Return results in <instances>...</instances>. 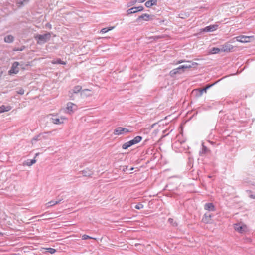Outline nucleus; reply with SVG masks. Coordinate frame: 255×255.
<instances>
[{"label":"nucleus","instance_id":"f704fd0d","mask_svg":"<svg viewBox=\"0 0 255 255\" xmlns=\"http://www.w3.org/2000/svg\"><path fill=\"white\" fill-rule=\"evenodd\" d=\"M93 239V238H92L87 235H83L82 237V240H87V239Z\"/></svg>","mask_w":255,"mask_h":255},{"label":"nucleus","instance_id":"58836bf2","mask_svg":"<svg viewBox=\"0 0 255 255\" xmlns=\"http://www.w3.org/2000/svg\"><path fill=\"white\" fill-rule=\"evenodd\" d=\"M39 137V136H37L36 137H34V138H33V139H32V143H33V142L34 141H36L38 140V137Z\"/></svg>","mask_w":255,"mask_h":255},{"label":"nucleus","instance_id":"4c0bfd02","mask_svg":"<svg viewBox=\"0 0 255 255\" xmlns=\"http://www.w3.org/2000/svg\"><path fill=\"white\" fill-rule=\"evenodd\" d=\"M128 144H129V145L130 146H132V145H133L135 144V141H134V140H133V139L131 140H130V141H128Z\"/></svg>","mask_w":255,"mask_h":255},{"label":"nucleus","instance_id":"7ed1b4c3","mask_svg":"<svg viewBox=\"0 0 255 255\" xmlns=\"http://www.w3.org/2000/svg\"><path fill=\"white\" fill-rule=\"evenodd\" d=\"M234 228L236 231L240 233H244L247 231L246 225L241 223L235 224Z\"/></svg>","mask_w":255,"mask_h":255},{"label":"nucleus","instance_id":"c756f323","mask_svg":"<svg viewBox=\"0 0 255 255\" xmlns=\"http://www.w3.org/2000/svg\"><path fill=\"white\" fill-rule=\"evenodd\" d=\"M86 92H89L90 90L88 89H84V90H82L81 92V96H83V95L90 96V94H87V93H86Z\"/></svg>","mask_w":255,"mask_h":255},{"label":"nucleus","instance_id":"a19ab883","mask_svg":"<svg viewBox=\"0 0 255 255\" xmlns=\"http://www.w3.org/2000/svg\"><path fill=\"white\" fill-rule=\"evenodd\" d=\"M185 62V60H178V61H177L176 64H180V63H183Z\"/></svg>","mask_w":255,"mask_h":255},{"label":"nucleus","instance_id":"72a5a7b5","mask_svg":"<svg viewBox=\"0 0 255 255\" xmlns=\"http://www.w3.org/2000/svg\"><path fill=\"white\" fill-rule=\"evenodd\" d=\"M143 208V205L142 204H138L135 206V208L137 209H141Z\"/></svg>","mask_w":255,"mask_h":255},{"label":"nucleus","instance_id":"423d86ee","mask_svg":"<svg viewBox=\"0 0 255 255\" xmlns=\"http://www.w3.org/2000/svg\"><path fill=\"white\" fill-rule=\"evenodd\" d=\"M19 63L18 62H14L11 67L10 70L9 71V74H17L19 72L18 66Z\"/></svg>","mask_w":255,"mask_h":255},{"label":"nucleus","instance_id":"09e8293b","mask_svg":"<svg viewBox=\"0 0 255 255\" xmlns=\"http://www.w3.org/2000/svg\"><path fill=\"white\" fill-rule=\"evenodd\" d=\"M23 50L22 48H20V49H17V50H20V51H22Z\"/></svg>","mask_w":255,"mask_h":255},{"label":"nucleus","instance_id":"f8f14e48","mask_svg":"<svg viewBox=\"0 0 255 255\" xmlns=\"http://www.w3.org/2000/svg\"><path fill=\"white\" fill-rule=\"evenodd\" d=\"M217 27H218V25H210V26L206 27L204 29V31H206V32L214 31L217 29Z\"/></svg>","mask_w":255,"mask_h":255},{"label":"nucleus","instance_id":"393cba45","mask_svg":"<svg viewBox=\"0 0 255 255\" xmlns=\"http://www.w3.org/2000/svg\"><path fill=\"white\" fill-rule=\"evenodd\" d=\"M209 151V150L208 149V148L205 146L203 144H202V150L200 152V153L201 154H206Z\"/></svg>","mask_w":255,"mask_h":255},{"label":"nucleus","instance_id":"f3484780","mask_svg":"<svg viewBox=\"0 0 255 255\" xmlns=\"http://www.w3.org/2000/svg\"><path fill=\"white\" fill-rule=\"evenodd\" d=\"M14 37L11 35H7L4 38V41L6 43H11L13 41Z\"/></svg>","mask_w":255,"mask_h":255},{"label":"nucleus","instance_id":"20e7f679","mask_svg":"<svg viewBox=\"0 0 255 255\" xmlns=\"http://www.w3.org/2000/svg\"><path fill=\"white\" fill-rule=\"evenodd\" d=\"M129 132L130 131L126 128L118 127L114 130V134L116 135H120L122 134H126Z\"/></svg>","mask_w":255,"mask_h":255},{"label":"nucleus","instance_id":"bb28decb","mask_svg":"<svg viewBox=\"0 0 255 255\" xmlns=\"http://www.w3.org/2000/svg\"><path fill=\"white\" fill-rule=\"evenodd\" d=\"M168 221L170 224H171L173 226H177V223L176 222H174L173 219L172 218H169Z\"/></svg>","mask_w":255,"mask_h":255},{"label":"nucleus","instance_id":"9d476101","mask_svg":"<svg viewBox=\"0 0 255 255\" xmlns=\"http://www.w3.org/2000/svg\"><path fill=\"white\" fill-rule=\"evenodd\" d=\"M66 109L69 111V113H71L77 109V106L71 102H69L67 104Z\"/></svg>","mask_w":255,"mask_h":255},{"label":"nucleus","instance_id":"4468645a","mask_svg":"<svg viewBox=\"0 0 255 255\" xmlns=\"http://www.w3.org/2000/svg\"><path fill=\"white\" fill-rule=\"evenodd\" d=\"M156 4L157 0H149L145 2V5L147 7H150L153 5H156Z\"/></svg>","mask_w":255,"mask_h":255},{"label":"nucleus","instance_id":"a211bd4d","mask_svg":"<svg viewBox=\"0 0 255 255\" xmlns=\"http://www.w3.org/2000/svg\"><path fill=\"white\" fill-rule=\"evenodd\" d=\"M192 94L195 95L196 97H199L203 94L202 92L199 89H194L192 91Z\"/></svg>","mask_w":255,"mask_h":255},{"label":"nucleus","instance_id":"aec40b11","mask_svg":"<svg viewBox=\"0 0 255 255\" xmlns=\"http://www.w3.org/2000/svg\"><path fill=\"white\" fill-rule=\"evenodd\" d=\"M51 63L53 64H62L66 65V62L62 61L60 59H57L56 60H54L51 61Z\"/></svg>","mask_w":255,"mask_h":255},{"label":"nucleus","instance_id":"1a4fd4ad","mask_svg":"<svg viewBox=\"0 0 255 255\" xmlns=\"http://www.w3.org/2000/svg\"><path fill=\"white\" fill-rule=\"evenodd\" d=\"M143 6L134 7L128 10V14L135 13L138 11H141L143 10Z\"/></svg>","mask_w":255,"mask_h":255},{"label":"nucleus","instance_id":"f257e3e1","mask_svg":"<svg viewBox=\"0 0 255 255\" xmlns=\"http://www.w3.org/2000/svg\"><path fill=\"white\" fill-rule=\"evenodd\" d=\"M51 37V34L47 32L44 34H37L34 36L38 44H43L49 41Z\"/></svg>","mask_w":255,"mask_h":255},{"label":"nucleus","instance_id":"9b49d317","mask_svg":"<svg viewBox=\"0 0 255 255\" xmlns=\"http://www.w3.org/2000/svg\"><path fill=\"white\" fill-rule=\"evenodd\" d=\"M151 19V16L148 14L144 13L139 16L137 19V21H139L140 19H143L144 21H147Z\"/></svg>","mask_w":255,"mask_h":255},{"label":"nucleus","instance_id":"b1692460","mask_svg":"<svg viewBox=\"0 0 255 255\" xmlns=\"http://www.w3.org/2000/svg\"><path fill=\"white\" fill-rule=\"evenodd\" d=\"M221 51V49L219 48L214 47L211 50V53L212 54H217Z\"/></svg>","mask_w":255,"mask_h":255},{"label":"nucleus","instance_id":"49530a36","mask_svg":"<svg viewBox=\"0 0 255 255\" xmlns=\"http://www.w3.org/2000/svg\"><path fill=\"white\" fill-rule=\"evenodd\" d=\"M145 1V0H140L139 2L142 3V2H144Z\"/></svg>","mask_w":255,"mask_h":255},{"label":"nucleus","instance_id":"3c124183","mask_svg":"<svg viewBox=\"0 0 255 255\" xmlns=\"http://www.w3.org/2000/svg\"><path fill=\"white\" fill-rule=\"evenodd\" d=\"M187 62H188V63H191V61H187Z\"/></svg>","mask_w":255,"mask_h":255},{"label":"nucleus","instance_id":"473e14b6","mask_svg":"<svg viewBox=\"0 0 255 255\" xmlns=\"http://www.w3.org/2000/svg\"><path fill=\"white\" fill-rule=\"evenodd\" d=\"M130 147V146L128 144V142H127L126 143H125L124 144H123L122 145V148L123 149H126L127 148H128V147Z\"/></svg>","mask_w":255,"mask_h":255},{"label":"nucleus","instance_id":"39448f33","mask_svg":"<svg viewBox=\"0 0 255 255\" xmlns=\"http://www.w3.org/2000/svg\"><path fill=\"white\" fill-rule=\"evenodd\" d=\"M185 67L182 66L181 65L178 68L173 69L170 72L171 76L173 77L177 74H181L184 72V68Z\"/></svg>","mask_w":255,"mask_h":255},{"label":"nucleus","instance_id":"de8ad7c7","mask_svg":"<svg viewBox=\"0 0 255 255\" xmlns=\"http://www.w3.org/2000/svg\"><path fill=\"white\" fill-rule=\"evenodd\" d=\"M133 169H134V168H133V167H132V168H131L130 169V171H132V170H133Z\"/></svg>","mask_w":255,"mask_h":255},{"label":"nucleus","instance_id":"0eeeda50","mask_svg":"<svg viewBox=\"0 0 255 255\" xmlns=\"http://www.w3.org/2000/svg\"><path fill=\"white\" fill-rule=\"evenodd\" d=\"M234 46L229 43H226L222 46L221 50L223 52H229L232 51Z\"/></svg>","mask_w":255,"mask_h":255},{"label":"nucleus","instance_id":"cd10ccee","mask_svg":"<svg viewBox=\"0 0 255 255\" xmlns=\"http://www.w3.org/2000/svg\"><path fill=\"white\" fill-rule=\"evenodd\" d=\"M142 139V137L140 136H137L134 139V141H135V143L137 144L139 143Z\"/></svg>","mask_w":255,"mask_h":255},{"label":"nucleus","instance_id":"37998d69","mask_svg":"<svg viewBox=\"0 0 255 255\" xmlns=\"http://www.w3.org/2000/svg\"><path fill=\"white\" fill-rule=\"evenodd\" d=\"M61 201V200H59L58 201H55V202H53V204H58Z\"/></svg>","mask_w":255,"mask_h":255},{"label":"nucleus","instance_id":"412c9836","mask_svg":"<svg viewBox=\"0 0 255 255\" xmlns=\"http://www.w3.org/2000/svg\"><path fill=\"white\" fill-rule=\"evenodd\" d=\"M36 160L35 159L32 160H28L24 162L23 163L24 165L31 166L34 164L36 162Z\"/></svg>","mask_w":255,"mask_h":255},{"label":"nucleus","instance_id":"6ab92c4d","mask_svg":"<svg viewBox=\"0 0 255 255\" xmlns=\"http://www.w3.org/2000/svg\"><path fill=\"white\" fill-rule=\"evenodd\" d=\"M82 175L85 177H89L92 175V173L89 170H84L81 172Z\"/></svg>","mask_w":255,"mask_h":255},{"label":"nucleus","instance_id":"e433bc0d","mask_svg":"<svg viewBox=\"0 0 255 255\" xmlns=\"http://www.w3.org/2000/svg\"><path fill=\"white\" fill-rule=\"evenodd\" d=\"M53 202H55V201H51L48 202L47 204L48 205V207H51V206L55 205V204H53Z\"/></svg>","mask_w":255,"mask_h":255},{"label":"nucleus","instance_id":"8fccbe9b","mask_svg":"<svg viewBox=\"0 0 255 255\" xmlns=\"http://www.w3.org/2000/svg\"><path fill=\"white\" fill-rule=\"evenodd\" d=\"M136 2V1H133V2H132V4H134Z\"/></svg>","mask_w":255,"mask_h":255},{"label":"nucleus","instance_id":"c85d7f7f","mask_svg":"<svg viewBox=\"0 0 255 255\" xmlns=\"http://www.w3.org/2000/svg\"><path fill=\"white\" fill-rule=\"evenodd\" d=\"M28 0H18L17 3L20 5H23L24 3H27Z\"/></svg>","mask_w":255,"mask_h":255},{"label":"nucleus","instance_id":"c9c22d12","mask_svg":"<svg viewBox=\"0 0 255 255\" xmlns=\"http://www.w3.org/2000/svg\"><path fill=\"white\" fill-rule=\"evenodd\" d=\"M17 93L20 95H23L24 93V90L22 88H20L17 91Z\"/></svg>","mask_w":255,"mask_h":255},{"label":"nucleus","instance_id":"4be33fe9","mask_svg":"<svg viewBox=\"0 0 255 255\" xmlns=\"http://www.w3.org/2000/svg\"><path fill=\"white\" fill-rule=\"evenodd\" d=\"M197 65V63H196V62H192V64H185V65H181L182 66H184V67H186L184 68V70L186 69H190L191 68H192V67L195 66V65Z\"/></svg>","mask_w":255,"mask_h":255},{"label":"nucleus","instance_id":"5701e85b","mask_svg":"<svg viewBox=\"0 0 255 255\" xmlns=\"http://www.w3.org/2000/svg\"><path fill=\"white\" fill-rule=\"evenodd\" d=\"M52 122L55 124H61L63 123V121H61L60 119L59 118H52Z\"/></svg>","mask_w":255,"mask_h":255},{"label":"nucleus","instance_id":"a18cd8bd","mask_svg":"<svg viewBox=\"0 0 255 255\" xmlns=\"http://www.w3.org/2000/svg\"><path fill=\"white\" fill-rule=\"evenodd\" d=\"M65 119H66V118H65V117H61L60 118V120H61V121H63V120H65Z\"/></svg>","mask_w":255,"mask_h":255},{"label":"nucleus","instance_id":"ddd939ff","mask_svg":"<svg viewBox=\"0 0 255 255\" xmlns=\"http://www.w3.org/2000/svg\"><path fill=\"white\" fill-rule=\"evenodd\" d=\"M11 109V107L9 105H2L0 107V113H2L4 112H8L10 111Z\"/></svg>","mask_w":255,"mask_h":255},{"label":"nucleus","instance_id":"ea45409f","mask_svg":"<svg viewBox=\"0 0 255 255\" xmlns=\"http://www.w3.org/2000/svg\"><path fill=\"white\" fill-rule=\"evenodd\" d=\"M245 242H251V239L250 238H246L245 239Z\"/></svg>","mask_w":255,"mask_h":255},{"label":"nucleus","instance_id":"79ce46f5","mask_svg":"<svg viewBox=\"0 0 255 255\" xmlns=\"http://www.w3.org/2000/svg\"><path fill=\"white\" fill-rule=\"evenodd\" d=\"M128 169V166H124L122 169V171L124 172H126Z\"/></svg>","mask_w":255,"mask_h":255},{"label":"nucleus","instance_id":"2eb2a0df","mask_svg":"<svg viewBox=\"0 0 255 255\" xmlns=\"http://www.w3.org/2000/svg\"><path fill=\"white\" fill-rule=\"evenodd\" d=\"M204 208H205V209L209 210V211H214L215 210L214 206L211 203H208L205 204Z\"/></svg>","mask_w":255,"mask_h":255},{"label":"nucleus","instance_id":"6e6552de","mask_svg":"<svg viewBox=\"0 0 255 255\" xmlns=\"http://www.w3.org/2000/svg\"><path fill=\"white\" fill-rule=\"evenodd\" d=\"M82 89V87L80 86H75L73 89L69 91V95L70 97L71 98V99L73 100V94H77L79 93Z\"/></svg>","mask_w":255,"mask_h":255},{"label":"nucleus","instance_id":"c03bdc74","mask_svg":"<svg viewBox=\"0 0 255 255\" xmlns=\"http://www.w3.org/2000/svg\"><path fill=\"white\" fill-rule=\"evenodd\" d=\"M250 197L252 199H255V195H251Z\"/></svg>","mask_w":255,"mask_h":255},{"label":"nucleus","instance_id":"f03ea898","mask_svg":"<svg viewBox=\"0 0 255 255\" xmlns=\"http://www.w3.org/2000/svg\"><path fill=\"white\" fill-rule=\"evenodd\" d=\"M253 38V36H247L241 35L237 36L232 39V42H234V40L236 39L237 41L242 43H247L251 41V39Z\"/></svg>","mask_w":255,"mask_h":255},{"label":"nucleus","instance_id":"a878e982","mask_svg":"<svg viewBox=\"0 0 255 255\" xmlns=\"http://www.w3.org/2000/svg\"><path fill=\"white\" fill-rule=\"evenodd\" d=\"M46 250H47V252H48V253H49L51 254H53L56 252V249H55L54 248H46Z\"/></svg>","mask_w":255,"mask_h":255},{"label":"nucleus","instance_id":"dca6fc26","mask_svg":"<svg viewBox=\"0 0 255 255\" xmlns=\"http://www.w3.org/2000/svg\"><path fill=\"white\" fill-rule=\"evenodd\" d=\"M211 216L209 213H206L204 215V217L203 218V221L206 223H208L210 222Z\"/></svg>","mask_w":255,"mask_h":255},{"label":"nucleus","instance_id":"2f4dec72","mask_svg":"<svg viewBox=\"0 0 255 255\" xmlns=\"http://www.w3.org/2000/svg\"><path fill=\"white\" fill-rule=\"evenodd\" d=\"M211 85H207L206 87L203 88V89H199L200 91L202 92V93L203 94V93H206L207 90L208 88H209Z\"/></svg>","mask_w":255,"mask_h":255},{"label":"nucleus","instance_id":"7c9ffc66","mask_svg":"<svg viewBox=\"0 0 255 255\" xmlns=\"http://www.w3.org/2000/svg\"><path fill=\"white\" fill-rule=\"evenodd\" d=\"M113 28V27H111L110 28H103L101 29V32L102 33H105L107 32L108 31L112 30Z\"/></svg>","mask_w":255,"mask_h":255}]
</instances>
